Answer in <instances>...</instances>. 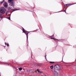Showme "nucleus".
I'll return each mask as SVG.
<instances>
[{"mask_svg":"<svg viewBox=\"0 0 76 76\" xmlns=\"http://www.w3.org/2000/svg\"><path fill=\"white\" fill-rule=\"evenodd\" d=\"M6 9L5 8H4V7H3L1 8L0 9V12H1V14L0 15V16H1L2 15H4V13L6 12Z\"/></svg>","mask_w":76,"mask_h":76,"instance_id":"1","label":"nucleus"},{"mask_svg":"<svg viewBox=\"0 0 76 76\" xmlns=\"http://www.w3.org/2000/svg\"><path fill=\"white\" fill-rule=\"evenodd\" d=\"M54 69L55 70H60L61 67L59 65L57 64L56 65L54 66Z\"/></svg>","mask_w":76,"mask_h":76,"instance_id":"2","label":"nucleus"},{"mask_svg":"<svg viewBox=\"0 0 76 76\" xmlns=\"http://www.w3.org/2000/svg\"><path fill=\"white\" fill-rule=\"evenodd\" d=\"M23 32H24V33L26 34L27 37V39L28 40V34H29V32L25 31V29H24V28H23Z\"/></svg>","mask_w":76,"mask_h":76,"instance_id":"3","label":"nucleus"},{"mask_svg":"<svg viewBox=\"0 0 76 76\" xmlns=\"http://www.w3.org/2000/svg\"><path fill=\"white\" fill-rule=\"evenodd\" d=\"M53 72V73L54 75H55V76H58V72L55 70H54Z\"/></svg>","mask_w":76,"mask_h":76,"instance_id":"4","label":"nucleus"},{"mask_svg":"<svg viewBox=\"0 0 76 76\" xmlns=\"http://www.w3.org/2000/svg\"><path fill=\"white\" fill-rule=\"evenodd\" d=\"M8 2L10 3L11 4H15V1L13 0H8Z\"/></svg>","mask_w":76,"mask_h":76,"instance_id":"5","label":"nucleus"},{"mask_svg":"<svg viewBox=\"0 0 76 76\" xmlns=\"http://www.w3.org/2000/svg\"><path fill=\"white\" fill-rule=\"evenodd\" d=\"M4 6L5 7H7L8 6V4H7V2H5L4 3Z\"/></svg>","mask_w":76,"mask_h":76,"instance_id":"6","label":"nucleus"},{"mask_svg":"<svg viewBox=\"0 0 76 76\" xmlns=\"http://www.w3.org/2000/svg\"><path fill=\"white\" fill-rule=\"evenodd\" d=\"M53 36H54V35H53L52 36L50 37V38H51V39H54V40H58V39H55V38L52 37H53Z\"/></svg>","mask_w":76,"mask_h":76,"instance_id":"7","label":"nucleus"},{"mask_svg":"<svg viewBox=\"0 0 76 76\" xmlns=\"http://www.w3.org/2000/svg\"><path fill=\"white\" fill-rule=\"evenodd\" d=\"M73 4H66L64 5V6H65V7H66V6H67V5H69V6H71V5H72Z\"/></svg>","mask_w":76,"mask_h":76,"instance_id":"8","label":"nucleus"},{"mask_svg":"<svg viewBox=\"0 0 76 76\" xmlns=\"http://www.w3.org/2000/svg\"><path fill=\"white\" fill-rule=\"evenodd\" d=\"M18 10L16 9H14L13 10H12V11L13 12H14V11H16V10Z\"/></svg>","mask_w":76,"mask_h":76,"instance_id":"9","label":"nucleus"},{"mask_svg":"<svg viewBox=\"0 0 76 76\" xmlns=\"http://www.w3.org/2000/svg\"><path fill=\"white\" fill-rule=\"evenodd\" d=\"M5 45H7V47H9V43H6V42H5Z\"/></svg>","mask_w":76,"mask_h":76,"instance_id":"10","label":"nucleus"},{"mask_svg":"<svg viewBox=\"0 0 76 76\" xmlns=\"http://www.w3.org/2000/svg\"><path fill=\"white\" fill-rule=\"evenodd\" d=\"M37 71L38 72H39V73H41V72L39 71V69H37Z\"/></svg>","mask_w":76,"mask_h":76,"instance_id":"11","label":"nucleus"},{"mask_svg":"<svg viewBox=\"0 0 76 76\" xmlns=\"http://www.w3.org/2000/svg\"><path fill=\"white\" fill-rule=\"evenodd\" d=\"M9 10H12V8L10 7L9 8Z\"/></svg>","mask_w":76,"mask_h":76,"instance_id":"12","label":"nucleus"},{"mask_svg":"<svg viewBox=\"0 0 76 76\" xmlns=\"http://www.w3.org/2000/svg\"><path fill=\"white\" fill-rule=\"evenodd\" d=\"M4 1H3L1 2H0V4H3V2H4Z\"/></svg>","mask_w":76,"mask_h":76,"instance_id":"13","label":"nucleus"},{"mask_svg":"<svg viewBox=\"0 0 76 76\" xmlns=\"http://www.w3.org/2000/svg\"><path fill=\"white\" fill-rule=\"evenodd\" d=\"M50 68L51 69H53V66H50Z\"/></svg>","mask_w":76,"mask_h":76,"instance_id":"14","label":"nucleus"},{"mask_svg":"<svg viewBox=\"0 0 76 76\" xmlns=\"http://www.w3.org/2000/svg\"><path fill=\"white\" fill-rule=\"evenodd\" d=\"M19 70H22V68H19Z\"/></svg>","mask_w":76,"mask_h":76,"instance_id":"15","label":"nucleus"},{"mask_svg":"<svg viewBox=\"0 0 76 76\" xmlns=\"http://www.w3.org/2000/svg\"><path fill=\"white\" fill-rule=\"evenodd\" d=\"M50 63H51V64H53V63H54V62H50Z\"/></svg>","mask_w":76,"mask_h":76,"instance_id":"16","label":"nucleus"},{"mask_svg":"<svg viewBox=\"0 0 76 76\" xmlns=\"http://www.w3.org/2000/svg\"><path fill=\"white\" fill-rule=\"evenodd\" d=\"M7 19H9V20H10V17H8L7 18Z\"/></svg>","mask_w":76,"mask_h":76,"instance_id":"17","label":"nucleus"},{"mask_svg":"<svg viewBox=\"0 0 76 76\" xmlns=\"http://www.w3.org/2000/svg\"><path fill=\"white\" fill-rule=\"evenodd\" d=\"M9 13V11H7L6 12V15H7V14Z\"/></svg>","mask_w":76,"mask_h":76,"instance_id":"18","label":"nucleus"},{"mask_svg":"<svg viewBox=\"0 0 76 76\" xmlns=\"http://www.w3.org/2000/svg\"><path fill=\"white\" fill-rule=\"evenodd\" d=\"M45 56V58L46 59V60H47V58H46V56Z\"/></svg>","mask_w":76,"mask_h":76,"instance_id":"19","label":"nucleus"},{"mask_svg":"<svg viewBox=\"0 0 76 76\" xmlns=\"http://www.w3.org/2000/svg\"><path fill=\"white\" fill-rule=\"evenodd\" d=\"M64 12H65V13H66V10H64Z\"/></svg>","mask_w":76,"mask_h":76,"instance_id":"20","label":"nucleus"},{"mask_svg":"<svg viewBox=\"0 0 76 76\" xmlns=\"http://www.w3.org/2000/svg\"><path fill=\"white\" fill-rule=\"evenodd\" d=\"M6 64H8V65H9V64H8V63H7Z\"/></svg>","mask_w":76,"mask_h":76,"instance_id":"21","label":"nucleus"},{"mask_svg":"<svg viewBox=\"0 0 76 76\" xmlns=\"http://www.w3.org/2000/svg\"><path fill=\"white\" fill-rule=\"evenodd\" d=\"M10 6H13V5H10Z\"/></svg>","mask_w":76,"mask_h":76,"instance_id":"22","label":"nucleus"},{"mask_svg":"<svg viewBox=\"0 0 76 76\" xmlns=\"http://www.w3.org/2000/svg\"><path fill=\"white\" fill-rule=\"evenodd\" d=\"M63 58H62V60H63Z\"/></svg>","mask_w":76,"mask_h":76,"instance_id":"23","label":"nucleus"},{"mask_svg":"<svg viewBox=\"0 0 76 76\" xmlns=\"http://www.w3.org/2000/svg\"><path fill=\"white\" fill-rule=\"evenodd\" d=\"M0 76H1V75H0Z\"/></svg>","mask_w":76,"mask_h":76,"instance_id":"24","label":"nucleus"},{"mask_svg":"<svg viewBox=\"0 0 76 76\" xmlns=\"http://www.w3.org/2000/svg\"><path fill=\"white\" fill-rule=\"evenodd\" d=\"M76 4V3H75V4Z\"/></svg>","mask_w":76,"mask_h":76,"instance_id":"25","label":"nucleus"}]
</instances>
